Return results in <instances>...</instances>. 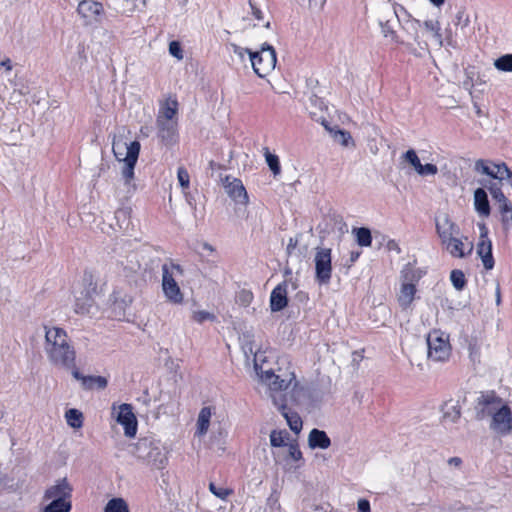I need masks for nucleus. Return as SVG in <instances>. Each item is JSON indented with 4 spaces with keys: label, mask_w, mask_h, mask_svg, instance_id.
<instances>
[{
    "label": "nucleus",
    "mask_w": 512,
    "mask_h": 512,
    "mask_svg": "<svg viewBox=\"0 0 512 512\" xmlns=\"http://www.w3.org/2000/svg\"><path fill=\"white\" fill-rule=\"evenodd\" d=\"M490 177L512 184V172L504 163H493Z\"/></svg>",
    "instance_id": "obj_38"
},
{
    "label": "nucleus",
    "mask_w": 512,
    "mask_h": 512,
    "mask_svg": "<svg viewBox=\"0 0 512 512\" xmlns=\"http://www.w3.org/2000/svg\"><path fill=\"white\" fill-rule=\"evenodd\" d=\"M463 400L450 398L442 402L438 408L439 421L449 431H457L462 417Z\"/></svg>",
    "instance_id": "obj_15"
},
{
    "label": "nucleus",
    "mask_w": 512,
    "mask_h": 512,
    "mask_svg": "<svg viewBox=\"0 0 512 512\" xmlns=\"http://www.w3.org/2000/svg\"><path fill=\"white\" fill-rule=\"evenodd\" d=\"M308 2L311 4V3H315L316 0H308Z\"/></svg>",
    "instance_id": "obj_51"
},
{
    "label": "nucleus",
    "mask_w": 512,
    "mask_h": 512,
    "mask_svg": "<svg viewBox=\"0 0 512 512\" xmlns=\"http://www.w3.org/2000/svg\"><path fill=\"white\" fill-rule=\"evenodd\" d=\"M269 305L272 312H278L287 307L288 293L285 286L278 285L272 290Z\"/></svg>",
    "instance_id": "obj_29"
},
{
    "label": "nucleus",
    "mask_w": 512,
    "mask_h": 512,
    "mask_svg": "<svg viewBox=\"0 0 512 512\" xmlns=\"http://www.w3.org/2000/svg\"><path fill=\"white\" fill-rule=\"evenodd\" d=\"M457 17H458V19H459V20H460V19H462V18L464 17V23H465V24H467V23H468V21H469L468 16H466V15H465V13H464L463 11H459V12L457 13Z\"/></svg>",
    "instance_id": "obj_49"
},
{
    "label": "nucleus",
    "mask_w": 512,
    "mask_h": 512,
    "mask_svg": "<svg viewBox=\"0 0 512 512\" xmlns=\"http://www.w3.org/2000/svg\"><path fill=\"white\" fill-rule=\"evenodd\" d=\"M138 456L152 469H162L168 462L167 449L157 441H143Z\"/></svg>",
    "instance_id": "obj_14"
},
{
    "label": "nucleus",
    "mask_w": 512,
    "mask_h": 512,
    "mask_svg": "<svg viewBox=\"0 0 512 512\" xmlns=\"http://www.w3.org/2000/svg\"><path fill=\"white\" fill-rule=\"evenodd\" d=\"M306 110L321 124V117H327L326 123L337 121L344 122L348 120V116L346 114L341 113L333 105L325 103L320 99H310L309 103L306 104Z\"/></svg>",
    "instance_id": "obj_17"
},
{
    "label": "nucleus",
    "mask_w": 512,
    "mask_h": 512,
    "mask_svg": "<svg viewBox=\"0 0 512 512\" xmlns=\"http://www.w3.org/2000/svg\"><path fill=\"white\" fill-rule=\"evenodd\" d=\"M48 503L42 508L41 512H70L72 504L70 499L46 500Z\"/></svg>",
    "instance_id": "obj_37"
},
{
    "label": "nucleus",
    "mask_w": 512,
    "mask_h": 512,
    "mask_svg": "<svg viewBox=\"0 0 512 512\" xmlns=\"http://www.w3.org/2000/svg\"><path fill=\"white\" fill-rule=\"evenodd\" d=\"M78 15L86 21H97L104 13L102 3L95 0H82L77 5Z\"/></svg>",
    "instance_id": "obj_22"
},
{
    "label": "nucleus",
    "mask_w": 512,
    "mask_h": 512,
    "mask_svg": "<svg viewBox=\"0 0 512 512\" xmlns=\"http://www.w3.org/2000/svg\"><path fill=\"white\" fill-rule=\"evenodd\" d=\"M331 438L324 430L313 428L307 435V446L311 450H327L331 447Z\"/></svg>",
    "instance_id": "obj_26"
},
{
    "label": "nucleus",
    "mask_w": 512,
    "mask_h": 512,
    "mask_svg": "<svg viewBox=\"0 0 512 512\" xmlns=\"http://www.w3.org/2000/svg\"><path fill=\"white\" fill-rule=\"evenodd\" d=\"M102 512H131L126 499L120 496H113L107 499Z\"/></svg>",
    "instance_id": "obj_35"
},
{
    "label": "nucleus",
    "mask_w": 512,
    "mask_h": 512,
    "mask_svg": "<svg viewBox=\"0 0 512 512\" xmlns=\"http://www.w3.org/2000/svg\"><path fill=\"white\" fill-rule=\"evenodd\" d=\"M71 375L84 389L102 390L108 385L107 377L103 375H84L75 367L71 369Z\"/></svg>",
    "instance_id": "obj_21"
},
{
    "label": "nucleus",
    "mask_w": 512,
    "mask_h": 512,
    "mask_svg": "<svg viewBox=\"0 0 512 512\" xmlns=\"http://www.w3.org/2000/svg\"><path fill=\"white\" fill-rule=\"evenodd\" d=\"M264 35L259 45L255 48L239 49L235 52L242 57L244 53L249 56L251 67L254 73L260 78L269 77L276 68L277 55L275 48L271 43L268 42L267 36L271 35L268 27L264 30Z\"/></svg>",
    "instance_id": "obj_6"
},
{
    "label": "nucleus",
    "mask_w": 512,
    "mask_h": 512,
    "mask_svg": "<svg viewBox=\"0 0 512 512\" xmlns=\"http://www.w3.org/2000/svg\"><path fill=\"white\" fill-rule=\"evenodd\" d=\"M169 53L177 60L183 59V51L178 42H171L169 44Z\"/></svg>",
    "instance_id": "obj_46"
},
{
    "label": "nucleus",
    "mask_w": 512,
    "mask_h": 512,
    "mask_svg": "<svg viewBox=\"0 0 512 512\" xmlns=\"http://www.w3.org/2000/svg\"><path fill=\"white\" fill-rule=\"evenodd\" d=\"M416 292L415 284L409 282L402 283L397 294L398 304L402 308L410 307L416 298Z\"/></svg>",
    "instance_id": "obj_31"
},
{
    "label": "nucleus",
    "mask_w": 512,
    "mask_h": 512,
    "mask_svg": "<svg viewBox=\"0 0 512 512\" xmlns=\"http://www.w3.org/2000/svg\"><path fill=\"white\" fill-rule=\"evenodd\" d=\"M140 147V143L126 130H119L113 136L112 152L125 185H131L135 180V166Z\"/></svg>",
    "instance_id": "obj_5"
},
{
    "label": "nucleus",
    "mask_w": 512,
    "mask_h": 512,
    "mask_svg": "<svg viewBox=\"0 0 512 512\" xmlns=\"http://www.w3.org/2000/svg\"><path fill=\"white\" fill-rule=\"evenodd\" d=\"M412 0L410 4L394 3L393 13L399 25L382 26V35L387 43L417 53L428 49V39L439 47H450L454 36L450 26L442 28L439 10L447 0Z\"/></svg>",
    "instance_id": "obj_1"
},
{
    "label": "nucleus",
    "mask_w": 512,
    "mask_h": 512,
    "mask_svg": "<svg viewBox=\"0 0 512 512\" xmlns=\"http://www.w3.org/2000/svg\"><path fill=\"white\" fill-rule=\"evenodd\" d=\"M66 425L77 432L84 426L85 416L82 410L78 408H68L63 414Z\"/></svg>",
    "instance_id": "obj_32"
},
{
    "label": "nucleus",
    "mask_w": 512,
    "mask_h": 512,
    "mask_svg": "<svg viewBox=\"0 0 512 512\" xmlns=\"http://www.w3.org/2000/svg\"><path fill=\"white\" fill-rule=\"evenodd\" d=\"M357 243L362 247H369L372 242L371 232L367 228H358L355 230Z\"/></svg>",
    "instance_id": "obj_41"
},
{
    "label": "nucleus",
    "mask_w": 512,
    "mask_h": 512,
    "mask_svg": "<svg viewBox=\"0 0 512 512\" xmlns=\"http://www.w3.org/2000/svg\"><path fill=\"white\" fill-rule=\"evenodd\" d=\"M402 160L412 172L420 177H433L439 169L433 160H430L424 151L409 149L402 155Z\"/></svg>",
    "instance_id": "obj_12"
},
{
    "label": "nucleus",
    "mask_w": 512,
    "mask_h": 512,
    "mask_svg": "<svg viewBox=\"0 0 512 512\" xmlns=\"http://www.w3.org/2000/svg\"><path fill=\"white\" fill-rule=\"evenodd\" d=\"M498 215L501 227L504 231H512V202L503 194L498 200Z\"/></svg>",
    "instance_id": "obj_27"
},
{
    "label": "nucleus",
    "mask_w": 512,
    "mask_h": 512,
    "mask_svg": "<svg viewBox=\"0 0 512 512\" xmlns=\"http://www.w3.org/2000/svg\"><path fill=\"white\" fill-rule=\"evenodd\" d=\"M228 444V429L221 427L212 432L210 436V448L217 453L222 455L225 453Z\"/></svg>",
    "instance_id": "obj_30"
},
{
    "label": "nucleus",
    "mask_w": 512,
    "mask_h": 512,
    "mask_svg": "<svg viewBox=\"0 0 512 512\" xmlns=\"http://www.w3.org/2000/svg\"><path fill=\"white\" fill-rule=\"evenodd\" d=\"M357 257H359V254L353 255V259H356Z\"/></svg>",
    "instance_id": "obj_53"
},
{
    "label": "nucleus",
    "mask_w": 512,
    "mask_h": 512,
    "mask_svg": "<svg viewBox=\"0 0 512 512\" xmlns=\"http://www.w3.org/2000/svg\"><path fill=\"white\" fill-rule=\"evenodd\" d=\"M492 165V162L478 160L474 164V171L479 175L490 176L492 171Z\"/></svg>",
    "instance_id": "obj_43"
},
{
    "label": "nucleus",
    "mask_w": 512,
    "mask_h": 512,
    "mask_svg": "<svg viewBox=\"0 0 512 512\" xmlns=\"http://www.w3.org/2000/svg\"><path fill=\"white\" fill-rule=\"evenodd\" d=\"M265 160H266V163L269 166L270 170L273 172V174L278 175L281 171L279 158L275 154L266 152Z\"/></svg>",
    "instance_id": "obj_42"
},
{
    "label": "nucleus",
    "mask_w": 512,
    "mask_h": 512,
    "mask_svg": "<svg viewBox=\"0 0 512 512\" xmlns=\"http://www.w3.org/2000/svg\"><path fill=\"white\" fill-rule=\"evenodd\" d=\"M478 241L476 244V253L480 258L483 267L486 270H491L494 267V259L492 255V242L489 238V229L484 221H478Z\"/></svg>",
    "instance_id": "obj_18"
},
{
    "label": "nucleus",
    "mask_w": 512,
    "mask_h": 512,
    "mask_svg": "<svg viewBox=\"0 0 512 512\" xmlns=\"http://www.w3.org/2000/svg\"><path fill=\"white\" fill-rule=\"evenodd\" d=\"M240 350L245 367L253 371L254 379L259 384L277 392L288 390L296 383L287 359L255 335L243 334L240 337Z\"/></svg>",
    "instance_id": "obj_2"
},
{
    "label": "nucleus",
    "mask_w": 512,
    "mask_h": 512,
    "mask_svg": "<svg viewBox=\"0 0 512 512\" xmlns=\"http://www.w3.org/2000/svg\"><path fill=\"white\" fill-rule=\"evenodd\" d=\"M43 352L48 363L59 369L71 370L75 366L76 352L67 332L60 326L44 324Z\"/></svg>",
    "instance_id": "obj_3"
},
{
    "label": "nucleus",
    "mask_w": 512,
    "mask_h": 512,
    "mask_svg": "<svg viewBox=\"0 0 512 512\" xmlns=\"http://www.w3.org/2000/svg\"><path fill=\"white\" fill-rule=\"evenodd\" d=\"M225 192L235 202L236 205H247L248 195L240 180L227 179L225 183Z\"/></svg>",
    "instance_id": "obj_25"
},
{
    "label": "nucleus",
    "mask_w": 512,
    "mask_h": 512,
    "mask_svg": "<svg viewBox=\"0 0 512 512\" xmlns=\"http://www.w3.org/2000/svg\"><path fill=\"white\" fill-rule=\"evenodd\" d=\"M251 41L254 43L259 42L260 39H258V33L255 31L250 35Z\"/></svg>",
    "instance_id": "obj_50"
},
{
    "label": "nucleus",
    "mask_w": 512,
    "mask_h": 512,
    "mask_svg": "<svg viewBox=\"0 0 512 512\" xmlns=\"http://www.w3.org/2000/svg\"><path fill=\"white\" fill-rule=\"evenodd\" d=\"M182 274V269L179 266H172L163 273L162 290L167 301L173 304L184 302V293L180 288Z\"/></svg>",
    "instance_id": "obj_13"
},
{
    "label": "nucleus",
    "mask_w": 512,
    "mask_h": 512,
    "mask_svg": "<svg viewBox=\"0 0 512 512\" xmlns=\"http://www.w3.org/2000/svg\"><path fill=\"white\" fill-rule=\"evenodd\" d=\"M493 65L498 71L512 72V54H506L495 59Z\"/></svg>",
    "instance_id": "obj_40"
},
{
    "label": "nucleus",
    "mask_w": 512,
    "mask_h": 512,
    "mask_svg": "<svg viewBox=\"0 0 512 512\" xmlns=\"http://www.w3.org/2000/svg\"><path fill=\"white\" fill-rule=\"evenodd\" d=\"M178 102L174 98L165 99L160 106L158 123L177 122Z\"/></svg>",
    "instance_id": "obj_28"
},
{
    "label": "nucleus",
    "mask_w": 512,
    "mask_h": 512,
    "mask_svg": "<svg viewBox=\"0 0 512 512\" xmlns=\"http://www.w3.org/2000/svg\"><path fill=\"white\" fill-rule=\"evenodd\" d=\"M489 415V428L497 435H508L512 432V412L501 400H493L486 407Z\"/></svg>",
    "instance_id": "obj_11"
},
{
    "label": "nucleus",
    "mask_w": 512,
    "mask_h": 512,
    "mask_svg": "<svg viewBox=\"0 0 512 512\" xmlns=\"http://www.w3.org/2000/svg\"><path fill=\"white\" fill-rule=\"evenodd\" d=\"M111 426L122 432L127 439H134L138 432V418L132 405L115 403L110 411Z\"/></svg>",
    "instance_id": "obj_8"
},
{
    "label": "nucleus",
    "mask_w": 512,
    "mask_h": 512,
    "mask_svg": "<svg viewBox=\"0 0 512 512\" xmlns=\"http://www.w3.org/2000/svg\"><path fill=\"white\" fill-rule=\"evenodd\" d=\"M280 462L288 468L296 467L303 461L302 451L296 441L291 442L279 454Z\"/></svg>",
    "instance_id": "obj_23"
},
{
    "label": "nucleus",
    "mask_w": 512,
    "mask_h": 512,
    "mask_svg": "<svg viewBox=\"0 0 512 512\" xmlns=\"http://www.w3.org/2000/svg\"><path fill=\"white\" fill-rule=\"evenodd\" d=\"M177 180L182 189L186 190L189 188L190 176L186 169L183 167L177 170Z\"/></svg>",
    "instance_id": "obj_44"
},
{
    "label": "nucleus",
    "mask_w": 512,
    "mask_h": 512,
    "mask_svg": "<svg viewBox=\"0 0 512 512\" xmlns=\"http://www.w3.org/2000/svg\"><path fill=\"white\" fill-rule=\"evenodd\" d=\"M99 290L97 284L91 278H84L73 292L74 309L79 314H93L97 308Z\"/></svg>",
    "instance_id": "obj_9"
},
{
    "label": "nucleus",
    "mask_w": 512,
    "mask_h": 512,
    "mask_svg": "<svg viewBox=\"0 0 512 512\" xmlns=\"http://www.w3.org/2000/svg\"><path fill=\"white\" fill-rule=\"evenodd\" d=\"M215 415H216V410L214 408L205 407V408L201 409V411L199 412L198 418H197V423H196L197 434L199 436H203L208 432L210 423H211L212 419L215 417Z\"/></svg>",
    "instance_id": "obj_33"
},
{
    "label": "nucleus",
    "mask_w": 512,
    "mask_h": 512,
    "mask_svg": "<svg viewBox=\"0 0 512 512\" xmlns=\"http://www.w3.org/2000/svg\"><path fill=\"white\" fill-rule=\"evenodd\" d=\"M159 126V137L162 141L167 144H172L177 141L178 131L177 122L170 123H158Z\"/></svg>",
    "instance_id": "obj_34"
},
{
    "label": "nucleus",
    "mask_w": 512,
    "mask_h": 512,
    "mask_svg": "<svg viewBox=\"0 0 512 512\" xmlns=\"http://www.w3.org/2000/svg\"><path fill=\"white\" fill-rule=\"evenodd\" d=\"M195 250L200 255H211L214 252L213 246L207 242L197 243Z\"/></svg>",
    "instance_id": "obj_45"
},
{
    "label": "nucleus",
    "mask_w": 512,
    "mask_h": 512,
    "mask_svg": "<svg viewBox=\"0 0 512 512\" xmlns=\"http://www.w3.org/2000/svg\"><path fill=\"white\" fill-rule=\"evenodd\" d=\"M357 257H359V254L353 255V259H356Z\"/></svg>",
    "instance_id": "obj_52"
},
{
    "label": "nucleus",
    "mask_w": 512,
    "mask_h": 512,
    "mask_svg": "<svg viewBox=\"0 0 512 512\" xmlns=\"http://www.w3.org/2000/svg\"><path fill=\"white\" fill-rule=\"evenodd\" d=\"M284 400L278 403L274 399L275 404L286 421L289 429L296 435H299L303 429V420L300 415L294 411V407L300 406L304 398V392L302 388L297 387L294 383L288 390H284Z\"/></svg>",
    "instance_id": "obj_7"
},
{
    "label": "nucleus",
    "mask_w": 512,
    "mask_h": 512,
    "mask_svg": "<svg viewBox=\"0 0 512 512\" xmlns=\"http://www.w3.org/2000/svg\"><path fill=\"white\" fill-rule=\"evenodd\" d=\"M427 358L433 362H446L452 355L450 335L441 329H432L426 336Z\"/></svg>",
    "instance_id": "obj_10"
},
{
    "label": "nucleus",
    "mask_w": 512,
    "mask_h": 512,
    "mask_svg": "<svg viewBox=\"0 0 512 512\" xmlns=\"http://www.w3.org/2000/svg\"><path fill=\"white\" fill-rule=\"evenodd\" d=\"M449 280L453 288L462 291L467 283L466 274L460 269H453L449 274Z\"/></svg>",
    "instance_id": "obj_39"
},
{
    "label": "nucleus",
    "mask_w": 512,
    "mask_h": 512,
    "mask_svg": "<svg viewBox=\"0 0 512 512\" xmlns=\"http://www.w3.org/2000/svg\"><path fill=\"white\" fill-rule=\"evenodd\" d=\"M0 68L4 69L6 72H11L13 69V63L10 58L4 57L0 61Z\"/></svg>",
    "instance_id": "obj_48"
},
{
    "label": "nucleus",
    "mask_w": 512,
    "mask_h": 512,
    "mask_svg": "<svg viewBox=\"0 0 512 512\" xmlns=\"http://www.w3.org/2000/svg\"><path fill=\"white\" fill-rule=\"evenodd\" d=\"M289 440L290 435L285 429L276 428L270 432L269 443L273 448H284L291 443Z\"/></svg>",
    "instance_id": "obj_36"
},
{
    "label": "nucleus",
    "mask_w": 512,
    "mask_h": 512,
    "mask_svg": "<svg viewBox=\"0 0 512 512\" xmlns=\"http://www.w3.org/2000/svg\"><path fill=\"white\" fill-rule=\"evenodd\" d=\"M357 512H371L370 502L365 498H360L356 503Z\"/></svg>",
    "instance_id": "obj_47"
},
{
    "label": "nucleus",
    "mask_w": 512,
    "mask_h": 512,
    "mask_svg": "<svg viewBox=\"0 0 512 512\" xmlns=\"http://www.w3.org/2000/svg\"><path fill=\"white\" fill-rule=\"evenodd\" d=\"M489 190L488 184L482 181H477L471 188L472 209L480 219L479 221L489 218L492 212Z\"/></svg>",
    "instance_id": "obj_16"
},
{
    "label": "nucleus",
    "mask_w": 512,
    "mask_h": 512,
    "mask_svg": "<svg viewBox=\"0 0 512 512\" xmlns=\"http://www.w3.org/2000/svg\"><path fill=\"white\" fill-rule=\"evenodd\" d=\"M322 118V125L328 132L329 137L334 144L340 146L343 149L351 150L356 146V142L352 134L344 129H341L336 122L326 123L327 117Z\"/></svg>",
    "instance_id": "obj_20"
},
{
    "label": "nucleus",
    "mask_w": 512,
    "mask_h": 512,
    "mask_svg": "<svg viewBox=\"0 0 512 512\" xmlns=\"http://www.w3.org/2000/svg\"><path fill=\"white\" fill-rule=\"evenodd\" d=\"M72 487L66 478L56 480L44 492L45 500L70 499Z\"/></svg>",
    "instance_id": "obj_24"
},
{
    "label": "nucleus",
    "mask_w": 512,
    "mask_h": 512,
    "mask_svg": "<svg viewBox=\"0 0 512 512\" xmlns=\"http://www.w3.org/2000/svg\"><path fill=\"white\" fill-rule=\"evenodd\" d=\"M436 234L440 245L450 257L467 259L473 253L474 243L464 235L458 224L447 213L439 214L435 219Z\"/></svg>",
    "instance_id": "obj_4"
},
{
    "label": "nucleus",
    "mask_w": 512,
    "mask_h": 512,
    "mask_svg": "<svg viewBox=\"0 0 512 512\" xmlns=\"http://www.w3.org/2000/svg\"><path fill=\"white\" fill-rule=\"evenodd\" d=\"M315 279L320 285H328L332 277V253L328 248H320L314 257Z\"/></svg>",
    "instance_id": "obj_19"
}]
</instances>
